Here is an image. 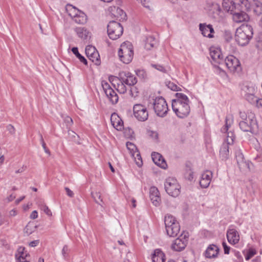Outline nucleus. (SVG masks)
Instances as JSON below:
<instances>
[{"mask_svg": "<svg viewBox=\"0 0 262 262\" xmlns=\"http://www.w3.org/2000/svg\"><path fill=\"white\" fill-rule=\"evenodd\" d=\"M91 195L92 198L95 200V202L97 203L98 204L101 205L102 206V205L101 204V202H102V199H101L100 193L99 192H92L91 193Z\"/></svg>", "mask_w": 262, "mask_h": 262, "instance_id": "nucleus-37", "label": "nucleus"}, {"mask_svg": "<svg viewBox=\"0 0 262 262\" xmlns=\"http://www.w3.org/2000/svg\"><path fill=\"white\" fill-rule=\"evenodd\" d=\"M7 130L12 135L15 133V128L11 124H9L7 126Z\"/></svg>", "mask_w": 262, "mask_h": 262, "instance_id": "nucleus-57", "label": "nucleus"}, {"mask_svg": "<svg viewBox=\"0 0 262 262\" xmlns=\"http://www.w3.org/2000/svg\"><path fill=\"white\" fill-rule=\"evenodd\" d=\"M138 92L137 91L136 88H132L130 90V95L132 97H136L138 96Z\"/></svg>", "mask_w": 262, "mask_h": 262, "instance_id": "nucleus-53", "label": "nucleus"}, {"mask_svg": "<svg viewBox=\"0 0 262 262\" xmlns=\"http://www.w3.org/2000/svg\"><path fill=\"white\" fill-rule=\"evenodd\" d=\"M253 35V28L251 26L242 25L236 29L235 38L238 45L244 46L248 44Z\"/></svg>", "mask_w": 262, "mask_h": 262, "instance_id": "nucleus-2", "label": "nucleus"}, {"mask_svg": "<svg viewBox=\"0 0 262 262\" xmlns=\"http://www.w3.org/2000/svg\"><path fill=\"white\" fill-rule=\"evenodd\" d=\"M10 215L11 216H15L16 215V211L14 210H12L10 211Z\"/></svg>", "mask_w": 262, "mask_h": 262, "instance_id": "nucleus-64", "label": "nucleus"}, {"mask_svg": "<svg viewBox=\"0 0 262 262\" xmlns=\"http://www.w3.org/2000/svg\"><path fill=\"white\" fill-rule=\"evenodd\" d=\"M118 53L121 61L125 64L130 63L134 56L133 48L132 43L129 41L122 43Z\"/></svg>", "mask_w": 262, "mask_h": 262, "instance_id": "nucleus-4", "label": "nucleus"}, {"mask_svg": "<svg viewBox=\"0 0 262 262\" xmlns=\"http://www.w3.org/2000/svg\"><path fill=\"white\" fill-rule=\"evenodd\" d=\"M166 85L169 89L172 91H179L180 90V89L176 84L170 81L166 83Z\"/></svg>", "mask_w": 262, "mask_h": 262, "instance_id": "nucleus-43", "label": "nucleus"}, {"mask_svg": "<svg viewBox=\"0 0 262 262\" xmlns=\"http://www.w3.org/2000/svg\"><path fill=\"white\" fill-rule=\"evenodd\" d=\"M39 207L40 209L42 210L48 216L52 215V212L51 210L49 209L48 207L46 206L44 204H41L39 205Z\"/></svg>", "mask_w": 262, "mask_h": 262, "instance_id": "nucleus-41", "label": "nucleus"}, {"mask_svg": "<svg viewBox=\"0 0 262 262\" xmlns=\"http://www.w3.org/2000/svg\"><path fill=\"white\" fill-rule=\"evenodd\" d=\"M176 99L172 101V108L177 116L180 118L187 117L190 113V101L188 97L181 93L176 94Z\"/></svg>", "mask_w": 262, "mask_h": 262, "instance_id": "nucleus-1", "label": "nucleus"}, {"mask_svg": "<svg viewBox=\"0 0 262 262\" xmlns=\"http://www.w3.org/2000/svg\"><path fill=\"white\" fill-rule=\"evenodd\" d=\"M200 30L204 36L209 38L213 37L212 33H214V29L211 25H206L205 24H200Z\"/></svg>", "mask_w": 262, "mask_h": 262, "instance_id": "nucleus-21", "label": "nucleus"}, {"mask_svg": "<svg viewBox=\"0 0 262 262\" xmlns=\"http://www.w3.org/2000/svg\"><path fill=\"white\" fill-rule=\"evenodd\" d=\"M227 238L229 243L234 245L239 242V235L235 229L230 228L227 232Z\"/></svg>", "mask_w": 262, "mask_h": 262, "instance_id": "nucleus-19", "label": "nucleus"}, {"mask_svg": "<svg viewBox=\"0 0 262 262\" xmlns=\"http://www.w3.org/2000/svg\"><path fill=\"white\" fill-rule=\"evenodd\" d=\"M246 11L235 10L232 14L233 21L237 23L247 21L249 19V17L246 13Z\"/></svg>", "mask_w": 262, "mask_h": 262, "instance_id": "nucleus-17", "label": "nucleus"}, {"mask_svg": "<svg viewBox=\"0 0 262 262\" xmlns=\"http://www.w3.org/2000/svg\"><path fill=\"white\" fill-rule=\"evenodd\" d=\"M126 147L128 150H130V152L134 151V149H136V146L132 143L127 142L126 143Z\"/></svg>", "mask_w": 262, "mask_h": 262, "instance_id": "nucleus-51", "label": "nucleus"}, {"mask_svg": "<svg viewBox=\"0 0 262 262\" xmlns=\"http://www.w3.org/2000/svg\"><path fill=\"white\" fill-rule=\"evenodd\" d=\"M165 260L164 253L160 249H156L152 256V262H164Z\"/></svg>", "mask_w": 262, "mask_h": 262, "instance_id": "nucleus-27", "label": "nucleus"}, {"mask_svg": "<svg viewBox=\"0 0 262 262\" xmlns=\"http://www.w3.org/2000/svg\"><path fill=\"white\" fill-rule=\"evenodd\" d=\"M212 173L210 171H206L202 174L201 179L200 181V185L204 188H207L211 182Z\"/></svg>", "mask_w": 262, "mask_h": 262, "instance_id": "nucleus-20", "label": "nucleus"}, {"mask_svg": "<svg viewBox=\"0 0 262 262\" xmlns=\"http://www.w3.org/2000/svg\"><path fill=\"white\" fill-rule=\"evenodd\" d=\"M255 125L256 120L253 114L248 115L247 120L240 121L239 122V126L241 130L246 132H252Z\"/></svg>", "mask_w": 262, "mask_h": 262, "instance_id": "nucleus-11", "label": "nucleus"}, {"mask_svg": "<svg viewBox=\"0 0 262 262\" xmlns=\"http://www.w3.org/2000/svg\"><path fill=\"white\" fill-rule=\"evenodd\" d=\"M164 187L166 192L173 197L178 196L180 193L181 187L173 178L169 177L166 180Z\"/></svg>", "mask_w": 262, "mask_h": 262, "instance_id": "nucleus-6", "label": "nucleus"}, {"mask_svg": "<svg viewBox=\"0 0 262 262\" xmlns=\"http://www.w3.org/2000/svg\"><path fill=\"white\" fill-rule=\"evenodd\" d=\"M256 254L255 251L254 250L250 249L247 252V255L245 257L246 260H249L251 258Z\"/></svg>", "mask_w": 262, "mask_h": 262, "instance_id": "nucleus-47", "label": "nucleus"}, {"mask_svg": "<svg viewBox=\"0 0 262 262\" xmlns=\"http://www.w3.org/2000/svg\"><path fill=\"white\" fill-rule=\"evenodd\" d=\"M164 223L167 234L170 237H176L180 233L179 223L172 215L167 214L165 216Z\"/></svg>", "mask_w": 262, "mask_h": 262, "instance_id": "nucleus-3", "label": "nucleus"}, {"mask_svg": "<svg viewBox=\"0 0 262 262\" xmlns=\"http://www.w3.org/2000/svg\"><path fill=\"white\" fill-rule=\"evenodd\" d=\"M68 135L70 137H71L72 138H74L73 141L74 142H76V138H78V136L72 130H69L68 131Z\"/></svg>", "mask_w": 262, "mask_h": 262, "instance_id": "nucleus-55", "label": "nucleus"}, {"mask_svg": "<svg viewBox=\"0 0 262 262\" xmlns=\"http://www.w3.org/2000/svg\"><path fill=\"white\" fill-rule=\"evenodd\" d=\"M149 196L154 205L157 206L161 202V197L158 188L155 186L151 187L149 190Z\"/></svg>", "mask_w": 262, "mask_h": 262, "instance_id": "nucleus-18", "label": "nucleus"}, {"mask_svg": "<svg viewBox=\"0 0 262 262\" xmlns=\"http://www.w3.org/2000/svg\"><path fill=\"white\" fill-rule=\"evenodd\" d=\"M148 135L150 137H151V138L155 140V141H157L158 139V134L157 132H155V131H149L148 132Z\"/></svg>", "mask_w": 262, "mask_h": 262, "instance_id": "nucleus-48", "label": "nucleus"}, {"mask_svg": "<svg viewBox=\"0 0 262 262\" xmlns=\"http://www.w3.org/2000/svg\"><path fill=\"white\" fill-rule=\"evenodd\" d=\"M125 83L120 80L119 83L115 88L117 91L120 94H124L126 92L127 89L125 86Z\"/></svg>", "mask_w": 262, "mask_h": 262, "instance_id": "nucleus-35", "label": "nucleus"}, {"mask_svg": "<svg viewBox=\"0 0 262 262\" xmlns=\"http://www.w3.org/2000/svg\"><path fill=\"white\" fill-rule=\"evenodd\" d=\"M185 178L188 181H192L193 179V172L191 169H189L186 172Z\"/></svg>", "mask_w": 262, "mask_h": 262, "instance_id": "nucleus-44", "label": "nucleus"}, {"mask_svg": "<svg viewBox=\"0 0 262 262\" xmlns=\"http://www.w3.org/2000/svg\"><path fill=\"white\" fill-rule=\"evenodd\" d=\"M25 167H22L21 168L18 169V170H17L16 171H15V173H21V172H23L25 170Z\"/></svg>", "mask_w": 262, "mask_h": 262, "instance_id": "nucleus-63", "label": "nucleus"}, {"mask_svg": "<svg viewBox=\"0 0 262 262\" xmlns=\"http://www.w3.org/2000/svg\"><path fill=\"white\" fill-rule=\"evenodd\" d=\"M25 248L20 247L18 248L17 253L15 254V258L17 262H29L26 260L28 254L25 252Z\"/></svg>", "mask_w": 262, "mask_h": 262, "instance_id": "nucleus-25", "label": "nucleus"}, {"mask_svg": "<svg viewBox=\"0 0 262 262\" xmlns=\"http://www.w3.org/2000/svg\"><path fill=\"white\" fill-rule=\"evenodd\" d=\"M220 249L215 245H210L205 251V255L207 258L216 257L219 252Z\"/></svg>", "mask_w": 262, "mask_h": 262, "instance_id": "nucleus-23", "label": "nucleus"}, {"mask_svg": "<svg viewBox=\"0 0 262 262\" xmlns=\"http://www.w3.org/2000/svg\"><path fill=\"white\" fill-rule=\"evenodd\" d=\"M64 189L66 191L67 194L69 196H70L71 198H72L74 196L73 192L72 190H71L68 187H65Z\"/></svg>", "mask_w": 262, "mask_h": 262, "instance_id": "nucleus-58", "label": "nucleus"}, {"mask_svg": "<svg viewBox=\"0 0 262 262\" xmlns=\"http://www.w3.org/2000/svg\"><path fill=\"white\" fill-rule=\"evenodd\" d=\"M187 240L185 238V235L183 236L182 234L176 239L171 246V248L176 251H181L186 247Z\"/></svg>", "mask_w": 262, "mask_h": 262, "instance_id": "nucleus-14", "label": "nucleus"}, {"mask_svg": "<svg viewBox=\"0 0 262 262\" xmlns=\"http://www.w3.org/2000/svg\"><path fill=\"white\" fill-rule=\"evenodd\" d=\"M230 118V116H228L226 117L225 126L224 127H223V128L221 129L222 132H226L228 130L229 126H230V123H228V121L229 119L228 118Z\"/></svg>", "mask_w": 262, "mask_h": 262, "instance_id": "nucleus-52", "label": "nucleus"}, {"mask_svg": "<svg viewBox=\"0 0 262 262\" xmlns=\"http://www.w3.org/2000/svg\"><path fill=\"white\" fill-rule=\"evenodd\" d=\"M111 122L113 126L118 130H121L123 127V121L115 113L111 116Z\"/></svg>", "mask_w": 262, "mask_h": 262, "instance_id": "nucleus-24", "label": "nucleus"}, {"mask_svg": "<svg viewBox=\"0 0 262 262\" xmlns=\"http://www.w3.org/2000/svg\"><path fill=\"white\" fill-rule=\"evenodd\" d=\"M107 34L112 40L119 38L122 34L123 28L121 25L114 20L110 21L107 25Z\"/></svg>", "mask_w": 262, "mask_h": 262, "instance_id": "nucleus-7", "label": "nucleus"}, {"mask_svg": "<svg viewBox=\"0 0 262 262\" xmlns=\"http://www.w3.org/2000/svg\"><path fill=\"white\" fill-rule=\"evenodd\" d=\"M245 98L251 104H255L257 103L258 101H261L260 99H258L257 97L251 94H246Z\"/></svg>", "mask_w": 262, "mask_h": 262, "instance_id": "nucleus-36", "label": "nucleus"}, {"mask_svg": "<svg viewBox=\"0 0 262 262\" xmlns=\"http://www.w3.org/2000/svg\"><path fill=\"white\" fill-rule=\"evenodd\" d=\"M75 31L79 37L82 39H86L89 34V31L84 27H77L75 29Z\"/></svg>", "mask_w": 262, "mask_h": 262, "instance_id": "nucleus-29", "label": "nucleus"}, {"mask_svg": "<svg viewBox=\"0 0 262 262\" xmlns=\"http://www.w3.org/2000/svg\"><path fill=\"white\" fill-rule=\"evenodd\" d=\"M70 249L67 245H64L62 249V255L64 258H67L68 257V253Z\"/></svg>", "mask_w": 262, "mask_h": 262, "instance_id": "nucleus-46", "label": "nucleus"}, {"mask_svg": "<svg viewBox=\"0 0 262 262\" xmlns=\"http://www.w3.org/2000/svg\"><path fill=\"white\" fill-rule=\"evenodd\" d=\"M232 9L235 10L248 11L250 4L248 0H233L232 2ZM233 11V9L231 10Z\"/></svg>", "mask_w": 262, "mask_h": 262, "instance_id": "nucleus-15", "label": "nucleus"}, {"mask_svg": "<svg viewBox=\"0 0 262 262\" xmlns=\"http://www.w3.org/2000/svg\"><path fill=\"white\" fill-rule=\"evenodd\" d=\"M85 54L88 58L97 65L100 64V56L95 47L88 45L85 48Z\"/></svg>", "mask_w": 262, "mask_h": 262, "instance_id": "nucleus-12", "label": "nucleus"}, {"mask_svg": "<svg viewBox=\"0 0 262 262\" xmlns=\"http://www.w3.org/2000/svg\"><path fill=\"white\" fill-rule=\"evenodd\" d=\"M120 76L119 74H118V76H115L111 75L109 76L108 80L113 85L114 88H116V86L119 83L120 81Z\"/></svg>", "mask_w": 262, "mask_h": 262, "instance_id": "nucleus-38", "label": "nucleus"}, {"mask_svg": "<svg viewBox=\"0 0 262 262\" xmlns=\"http://www.w3.org/2000/svg\"><path fill=\"white\" fill-rule=\"evenodd\" d=\"M253 165L252 163L248 160L238 166L240 170L244 172L251 171L253 169Z\"/></svg>", "mask_w": 262, "mask_h": 262, "instance_id": "nucleus-31", "label": "nucleus"}, {"mask_svg": "<svg viewBox=\"0 0 262 262\" xmlns=\"http://www.w3.org/2000/svg\"><path fill=\"white\" fill-rule=\"evenodd\" d=\"M157 41L152 36H149L146 37L145 43V48L147 50H150L157 45Z\"/></svg>", "mask_w": 262, "mask_h": 262, "instance_id": "nucleus-30", "label": "nucleus"}, {"mask_svg": "<svg viewBox=\"0 0 262 262\" xmlns=\"http://www.w3.org/2000/svg\"><path fill=\"white\" fill-rule=\"evenodd\" d=\"M256 47L259 50H262V33L258 34L256 37Z\"/></svg>", "mask_w": 262, "mask_h": 262, "instance_id": "nucleus-39", "label": "nucleus"}, {"mask_svg": "<svg viewBox=\"0 0 262 262\" xmlns=\"http://www.w3.org/2000/svg\"><path fill=\"white\" fill-rule=\"evenodd\" d=\"M235 158L238 166L247 161L241 150H238L235 152Z\"/></svg>", "mask_w": 262, "mask_h": 262, "instance_id": "nucleus-33", "label": "nucleus"}, {"mask_svg": "<svg viewBox=\"0 0 262 262\" xmlns=\"http://www.w3.org/2000/svg\"><path fill=\"white\" fill-rule=\"evenodd\" d=\"M239 117L241 119V121L247 120L248 119V116L245 112L239 111Z\"/></svg>", "mask_w": 262, "mask_h": 262, "instance_id": "nucleus-49", "label": "nucleus"}, {"mask_svg": "<svg viewBox=\"0 0 262 262\" xmlns=\"http://www.w3.org/2000/svg\"><path fill=\"white\" fill-rule=\"evenodd\" d=\"M229 145L227 143H223L221 146L220 155V158L222 160H226L229 158Z\"/></svg>", "mask_w": 262, "mask_h": 262, "instance_id": "nucleus-28", "label": "nucleus"}, {"mask_svg": "<svg viewBox=\"0 0 262 262\" xmlns=\"http://www.w3.org/2000/svg\"><path fill=\"white\" fill-rule=\"evenodd\" d=\"M39 243V240H35L32 241L29 243V246L32 247H34L38 245Z\"/></svg>", "mask_w": 262, "mask_h": 262, "instance_id": "nucleus-59", "label": "nucleus"}, {"mask_svg": "<svg viewBox=\"0 0 262 262\" xmlns=\"http://www.w3.org/2000/svg\"><path fill=\"white\" fill-rule=\"evenodd\" d=\"M253 9L254 13L259 15L262 14V3L258 1H254Z\"/></svg>", "mask_w": 262, "mask_h": 262, "instance_id": "nucleus-32", "label": "nucleus"}, {"mask_svg": "<svg viewBox=\"0 0 262 262\" xmlns=\"http://www.w3.org/2000/svg\"><path fill=\"white\" fill-rule=\"evenodd\" d=\"M151 157L154 162L162 168H165L167 164L163 157L161 154L158 152H153L151 154Z\"/></svg>", "mask_w": 262, "mask_h": 262, "instance_id": "nucleus-22", "label": "nucleus"}, {"mask_svg": "<svg viewBox=\"0 0 262 262\" xmlns=\"http://www.w3.org/2000/svg\"><path fill=\"white\" fill-rule=\"evenodd\" d=\"M223 63L225 64L231 72H239L241 70L239 60L233 55H229L226 57L225 59H224Z\"/></svg>", "mask_w": 262, "mask_h": 262, "instance_id": "nucleus-9", "label": "nucleus"}, {"mask_svg": "<svg viewBox=\"0 0 262 262\" xmlns=\"http://www.w3.org/2000/svg\"><path fill=\"white\" fill-rule=\"evenodd\" d=\"M73 20L77 24H84L86 23L87 16L83 12L77 10V13L73 16Z\"/></svg>", "mask_w": 262, "mask_h": 262, "instance_id": "nucleus-26", "label": "nucleus"}, {"mask_svg": "<svg viewBox=\"0 0 262 262\" xmlns=\"http://www.w3.org/2000/svg\"><path fill=\"white\" fill-rule=\"evenodd\" d=\"M220 12V9H218L217 10V13H216V14L217 15V16H214V18L216 21L219 22L222 19V17L221 16H220L218 14V12Z\"/></svg>", "mask_w": 262, "mask_h": 262, "instance_id": "nucleus-61", "label": "nucleus"}, {"mask_svg": "<svg viewBox=\"0 0 262 262\" xmlns=\"http://www.w3.org/2000/svg\"><path fill=\"white\" fill-rule=\"evenodd\" d=\"M120 80L129 86L134 85L137 82L136 77L128 72L122 71L119 73Z\"/></svg>", "mask_w": 262, "mask_h": 262, "instance_id": "nucleus-13", "label": "nucleus"}, {"mask_svg": "<svg viewBox=\"0 0 262 262\" xmlns=\"http://www.w3.org/2000/svg\"><path fill=\"white\" fill-rule=\"evenodd\" d=\"M234 136L232 132L228 133V135L226 138V142H224L227 143L228 145H232L234 142Z\"/></svg>", "mask_w": 262, "mask_h": 262, "instance_id": "nucleus-40", "label": "nucleus"}, {"mask_svg": "<svg viewBox=\"0 0 262 262\" xmlns=\"http://www.w3.org/2000/svg\"><path fill=\"white\" fill-rule=\"evenodd\" d=\"M101 85L106 96L108 98L110 102L113 104H116L118 101L119 97L115 91L111 87L109 83L103 80L101 82Z\"/></svg>", "mask_w": 262, "mask_h": 262, "instance_id": "nucleus-10", "label": "nucleus"}, {"mask_svg": "<svg viewBox=\"0 0 262 262\" xmlns=\"http://www.w3.org/2000/svg\"><path fill=\"white\" fill-rule=\"evenodd\" d=\"M135 117L139 121H145L148 119V111L147 107L142 104H136L133 107Z\"/></svg>", "mask_w": 262, "mask_h": 262, "instance_id": "nucleus-8", "label": "nucleus"}, {"mask_svg": "<svg viewBox=\"0 0 262 262\" xmlns=\"http://www.w3.org/2000/svg\"><path fill=\"white\" fill-rule=\"evenodd\" d=\"M64 123L67 127H70L73 124V120L72 118L69 116L63 117Z\"/></svg>", "mask_w": 262, "mask_h": 262, "instance_id": "nucleus-45", "label": "nucleus"}, {"mask_svg": "<svg viewBox=\"0 0 262 262\" xmlns=\"http://www.w3.org/2000/svg\"><path fill=\"white\" fill-rule=\"evenodd\" d=\"M151 67L155 68L157 70L163 73H166L167 72V70L166 68L160 64H151Z\"/></svg>", "mask_w": 262, "mask_h": 262, "instance_id": "nucleus-42", "label": "nucleus"}, {"mask_svg": "<svg viewBox=\"0 0 262 262\" xmlns=\"http://www.w3.org/2000/svg\"><path fill=\"white\" fill-rule=\"evenodd\" d=\"M222 245L224 248V253L226 254H229L230 249V247L227 246V244L225 242H223Z\"/></svg>", "mask_w": 262, "mask_h": 262, "instance_id": "nucleus-54", "label": "nucleus"}, {"mask_svg": "<svg viewBox=\"0 0 262 262\" xmlns=\"http://www.w3.org/2000/svg\"><path fill=\"white\" fill-rule=\"evenodd\" d=\"M37 217L38 213L36 210L33 211L30 215V218L33 220L36 219Z\"/></svg>", "mask_w": 262, "mask_h": 262, "instance_id": "nucleus-60", "label": "nucleus"}, {"mask_svg": "<svg viewBox=\"0 0 262 262\" xmlns=\"http://www.w3.org/2000/svg\"><path fill=\"white\" fill-rule=\"evenodd\" d=\"M210 55L212 60L215 63L222 64L224 62L223 56L221 50L214 47L210 49Z\"/></svg>", "mask_w": 262, "mask_h": 262, "instance_id": "nucleus-16", "label": "nucleus"}, {"mask_svg": "<svg viewBox=\"0 0 262 262\" xmlns=\"http://www.w3.org/2000/svg\"><path fill=\"white\" fill-rule=\"evenodd\" d=\"M151 105L155 113L160 117H165L168 111L167 104L162 97H157L154 100Z\"/></svg>", "mask_w": 262, "mask_h": 262, "instance_id": "nucleus-5", "label": "nucleus"}, {"mask_svg": "<svg viewBox=\"0 0 262 262\" xmlns=\"http://www.w3.org/2000/svg\"><path fill=\"white\" fill-rule=\"evenodd\" d=\"M136 74L138 76H144V71H142V70H137L136 71Z\"/></svg>", "mask_w": 262, "mask_h": 262, "instance_id": "nucleus-62", "label": "nucleus"}, {"mask_svg": "<svg viewBox=\"0 0 262 262\" xmlns=\"http://www.w3.org/2000/svg\"><path fill=\"white\" fill-rule=\"evenodd\" d=\"M71 50L73 53L75 55L81 62L83 63L85 65L88 64L86 59L79 53L77 47H73Z\"/></svg>", "mask_w": 262, "mask_h": 262, "instance_id": "nucleus-34", "label": "nucleus"}, {"mask_svg": "<svg viewBox=\"0 0 262 262\" xmlns=\"http://www.w3.org/2000/svg\"><path fill=\"white\" fill-rule=\"evenodd\" d=\"M233 252L235 256L236 257L237 260L238 261V262H242L243 258L240 253L238 251H234Z\"/></svg>", "mask_w": 262, "mask_h": 262, "instance_id": "nucleus-56", "label": "nucleus"}, {"mask_svg": "<svg viewBox=\"0 0 262 262\" xmlns=\"http://www.w3.org/2000/svg\"><path fill=\"white\" fill-rule=\"evenodd\" d=\"M135 160L136 162V164L138 166H140L142 164V161L141 157L140 154L137 153L136 155V158H135Z\"/></svg>", "mask_w": 262, "mask_h": 262, "instance_id": "nucleus-50", "label": "nucleus"}]
</instances>
